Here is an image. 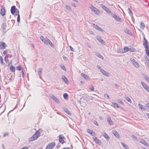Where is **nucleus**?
I'll return each instance as SVG.
<instances>
[{
    "mask_svg": "<svg viewBox=\"0 0 149 149\" xmlns=\"http://www.w3.org/2000/svg\"><path fill=\"white\" fill-rule=\"evenodd\" d=\"M16 15H18L19 14V10H18L17 9L16 10Z\"/></svg>",
    "mask_w": 149,
    "mask_h": 149,
    "instance_id": "obj_55",
    "label": "nucleus"
},
{
    "mask_svg": "<svg viewBox=\"0 0 149 149\" xmlns=\"http://www.w3.org/2000/svg\"><path fill=\"white\" fill-rule=\"evenodd\" d=\"M0 13L2 16H4L5 14V8L3 6H2L1 8Z\"/></svg>",
    "mask_w": 149,
    "mask_h": 149,
    "instance_id": "obj_15",
    "label": "nucleus"
},
{
    "mask_svg": "<svg viewBox=\"0 0 149 149\" xmlns=\"http://www.w3.org/2000/svg\"><path fill=\"white\" fill-rule=\"evenodd\" d=\"M6 26V23H3L2 24L1 26L2 28L4 30Z\"/></svg>",
    "mask_w": 149,
    "mask_h": 149,
    "instance_id": "obj_36",
    "label": "nucleus"
},
{
    "mask_svg": "<svg viewBox=\"0 0 149 149\" xmlns=\"http://www.w3.org/2000/svg\"><path fill=\"white\" fill-rule=\"evenodd\" d=\"M20 21V15L19 14L17 16V22L19 23Z\"/></svg>",
    "mask_w": 149,
    "mask_h": 149,
    "instance_id": "obj_46",
    "label": "nucleus"
},
{
    "mask_svg": "<svg viewBox=\"0 0 149 149\" xmlns=\"http://www.w3.org/2000/svg\"><path fill=\"white\" fill-rule=\"evenodd\" d=\"M140 27L141 29H143L145 27V24L143 22L141 23Z\"/></svg>",
    "mask_w": 149,
    "mask_h": 149,
    "instance_id": "obj_40",
    "label": "nucleus"
},
{
    "mask_svg": "<svg viewBox=\"0 0 149 149\" xmlns=\"http://www.w3.org/2000/svg\"><path fill=\"white\" fill-rule=\"evenodd\" d=\"M125 98L127 101L130 103H132L131 100L130 99V98H129V97H125Z\"/></svg>",
    "mask_w": 149,
    "mask_h": 149,
    "instance_id": "obj_32",
    "label": "nucleus"
},
{
    "mask_svg": "<svg viewBox=\"0 0 149 149\" xmlns=\"http://www.w3.org/2000/svg\"><path fill=\"white\" fill-rule=\"evenodd\" d=\"M93 123H94V124L96 125V126H98V124L97 122V121H94Z\"/></svg>",
    "mask_w": 149,
    "mask_h": 149,
    "instance_id": "obj_54",
    "label": "nucleus"
},
{
    "mask_svg": "<svg viewBox=\"0 0 149 149\" xmlns=\"http://www.w3.org/2000/svg\"><path fill=\"white\" fill-rule=\"evenodd\" d=\"M96 39L102 44L103 45L105 44V41L101 38V37L99 36H97L96 37Z\"/></svg>",
    "mask_w": 149,
    "mask_h": 149,
    "instance_id": "obj_9",
    "label": "nucleus"
},
{
    "mask_svg": "<svg viewBox=\"0 0 149 149\" xmlns=\"http://www.w3.org/2000/svg\"><path fill=\"white\" fill-rule=\"evenodd\" d=\"M50 97L56 103H57L58 104H59V101L58 99L55 97V96H54L53 95H52Z\"/></svg>",
    "mask_w": 149,
    "mask_h": 149,
    "instance_id": "obj_16",
    "label": "nucleus"
},
{
    "mask_svg": "<svg viewBox=\"0 0 149 149\" xmlns=\"http://www.w3.org/2000/svg\"><path fill=\"white\" fill-rule=\"evenodd\" d=\"M146 106L149 109V103H147L146 104Z\"/></svg>",
    "mask_w": 149,
    "mask_h": 149,
    "instance_id": "obj_62",
    "label": "nucleus"
},
{
    "mask_svg": "<svg viewBox=\"0 0 149 149\" xmlns=\"http://www.w3.org/2000/svg\"><path fill=\"white\" fill-rule=\"evenodd\" d=\"M121 144L123 146V147L125 148V149L128 148V146L126 144H125L123 142H121Z\"/></svg>",
    "mask_w": 149,
    "mask_h": 149,
    "instance_id": "obj_34",
    "label": "nucleus"
},
{
    "mask_svg": "<svg viewBox=\"0 0 149 149\" xmlns=\"http://www.w3.org/2000/svg\"><path fill=\"white\" fill-rule=\"evenodd\" d=\"M103 136L107 139V140H108L109 139L108 135L105 132L104 133Z\"/></svg>",
    "mask_w": 149,
    "mask_h": 149,
    "instance_id": "obj_26",
    "label": "nucleus"
},
{
    "mask_svg": "<svg viewBox=\"0 0 149 149\" xmlns=\"http://www.w3.org/2000/svg\"><path fill=\"white\" fill-rule=\"evenodd\" d=\"M107 121L111 125H112L113 124V123L111 120L110 117H108L107 118Z\"/></svg>",
    "mask_w": 149,
    "mask_h": 149,
    "instance_id": "obj_22",
    "label": "nucleus"
},
{
    "mask_svg": "<svg viewBox=\"0 0 149 149\" xmlns=\"http://www.w3.org/2000/svg\"><path fill=\"white\" fill-rule=\"evenodd\" d=\"M60 67L63 70L66 71V68L65 66L63 65H61Z\"/></svg>",
    "mask_w": 149,
    "mask_h": 149,
    "instance_id": "obj_43",
    "label": "nucleus"
},
{
    "mask_svg": "<svg viewBox=\"0 0 149 149\" xmlns=\"http://www.w3.org/2000/svg\"><path fill=\"white\" fill-rule=\"evenodd\" d=\"M125 32V33H127L129 34L130 35L131 33V32L129 30V29H126L124 30Z\"/></svg>",
    "mask_w": 149,
    "mask_h": 149,
    "instance_id": "obj_30",
    "label": "nucleus"
},
{
    "mask_svg": "<svg viewBox=\"0 0 149 149\" xmlns=\"http://www.w3.org/2000/svg\"><path fill=\"white\" fill-rule=\"evenodd\" d=\"M112 104L113 107L115 108H116V107L118 108L119 107L118 106V104L116 103L112 102Z\"/></svg>",
    "mask_w": 149,
    "mask_h": 149,
    "instance_id": "obj_31",
    "label": "nucleus"
},
{
    "mask_svg": "<svg viewBox=\"0 0 149 149\" xmlns=\"http://www.w3.org/2000/svg\"><path fill=\"white\" fill-rule=\"evenodd\" d=\"M89 8L96 15H98L100 14V11L93 5H91Z\"/></svg>",
    "mask_w": 149,
    "mask_h": 149,
    "instance_id": "obj_3",
    "label": "nucleus"
},
{
    "mask_svg": "<svg viewBox=\"0 0 149 149\" xmlns=\"http://www.w3.org/2000/svg\"><path fill=\"white\" fill-rule=\"evenodd\" d=\"M112 132L114 135L117 138H118L119 137V134L116 130H113L112 131Z\"/></svg>",
    "mask_w": 149,
    "mask_h": 149,
    "instance_id": "obj_17",
    "label": "nucleus"
},
{
    "mask_svg": "<svg viewBox=\"0 0 149 149\" xmlns=\"http://www.w3.org/2000/svg\"><path fill=\"white\" fill-rule=\"evenodd\" d=\"M89 89L91 91H93L94 90V88L93 85H92L89 88Z\"/></svg>",
    "mask_w": 149,
    "mask_h": 149,
    "instance_id": "obj_51",
    "label": "nucleus"
},
{
    "mask_svg": "<svg viewBox=\"0 0 149 149\" xmlns=\"http://www.w3.org/2000/svg\"><path fill=\"white\" fill-rule=\"evenodd\" d=\"M129 51L130 52H135L136 51V49L133 48H129Z\"/></svg>",
    "mask_w": 149,
    "mask_h": 149,
    "instance_id": "obj_41",
    "label": "nucleus"
},
{
    "mask_svg": "<svg viewBox=\"0 0 149 149\" xmlns=\"http://www.w3.org/2000/svg\"><path fill=\"white\" fill-rule=\"evenodd\" d=\"M143 77L147 81L149 82V78L146 75L144 74Z\"/></svg>",
    "mask_w": 149,
    "mask_h": 149,
    "instance_id": "obj_27",
    "label": "nucleus"
},
{
    "mask_svg": "<svg viewBox=\"0 0 149 149\" xmlns=\"http://www.w3.org/2000/svg\"><path fill=\"white\" fill-rule=\"evenodd\" d=\"M87 132L91 134L92 136H94L95 135V133L93 132V131L89 130V129H88L87 130Z\"/></svg>",
    "mask_w": 149,
    "mask_h": 149,
    "instance_id": "obj_25",
    "label": "nucleus"
},
{
    "mask_svg": "<svg viewBox=\"0 0 149 149\" xmlns=\"http://www.w3.org/2000/svg\"><path fill=\"white\" fill-rule=\"evenodd\" d=\"M129 48L127 47H125L122 50H118V52L120 53H124L126 52L129 51Z\"/></svg>",
    "mask_w": 149,
    "mask_h": 149,
    "instance_id": "obj_10",
    "label": "nucleus"
},
{
    "mask_svg": "<svg viewBox=\"0 0 149 149\" xmlns=\"http://www.w3.org/2000/svg\"><path fill=\"white\" fill-rule=\"evenodd\" d=\"M40 39L45 45H49L51 47L53 48L54 47V44L52 43L51 41L47 38H45L43 36H41L40 37Z\"/></svg>",
    "mask_w": 149,
    "mask_h": 149,
    "instance_id": "obj_1",
    "label": "nucleus"
},
{
    "mask_svg": "<svg viewBox=\"0 0 149 149\" xmlns=\"http://www.w3.org/2000/svg\"><path fill=\"white\" fill-rule=\"evenodd\" d=\"M63 149H70V148L69 147H65Z\"/></svg>",
    "mask_w": 149,
    "mask_h": 149,
    "instance_id": "obj_63",
    "label": "nucleus"
},
{
    "mask_svg": "<svg viewBox=\"0 0 149 149\" xmlns=\"http://www.w3.org/2000/svg\"><path fill=\"white\" fill-rule=\"evenodd\" d=\"M60 146V145L59 143H58L56 145V148H59Z\"/></svg>",
    "mask_w": 149,
    "mask_h": 149,
    "instance_id": "obj_59",
    "label": "nucleus"
},
{
    "mask_svg": "<svg viewBox=\"0 0 149 149\" xmlns=\"http://www.w3.org/2000/svg\"><path fill=\"white\" fill-rule=\"evenodd\" d=\"M59 141L62 144L64 142V140L63 139H64V136L62 135H60L59 136Z\"/></svg>",
    "mask_w": 149,
    "mask_h": 149,
    "instance_id": "obj_14",
    "label": "nucleus"
},
{
    "mask_svg": "<svg viewBox=\"0 0 149 149\" xmlns=\"http://www.w3.org/2000/svg\"><path fill=\"white\" fill-rule=\"evenodd\" d=\"M93 140L96 143H99L100 142L99 139L96 137L94 138H93Z\"/></svg>",
    "mask_w": 149,
    "mask_h": 149,
    "instance_id": "obj_33",
    "label": "nucleus"
},
{
    "mask_svg": "<svg viewBox=\"0 0 149 149\" xmlns=\"http://www.w3.org/2000/svg\"><path fill=\"white\" fill-rule=\"evenodd\" d=\"M111 14L112 15V17H114L117 21L120 22H122V20L116 14H112V13H111Z\"/></svg>",
    "mask_w": 149,
    "mask_h": 149,
    "instance_id": "obj_7",
    "label": "nucleus"
},
{
    "mask_svg": "<svg viewBox=\"0 0 149 149\" xmlns=\"http://www.w3.org/2000/svg\"><path fill=\"white\" fill-rule=\"evenodd\" d=\"M23 69V68H21V65H20L16 67V70H17L20 71L21 70V69Z\"/></svg>",
    "mask_w": 149,
    "mask_h": 149,
    "instance_id": "obj_38",
    "label": "nucleus"
},
{
    "mask_svg": "<svg viewBox=\"0 0 149 149\" xmlns=\"http://www.w3.org/2000/svg\"><path fill=\"white\" fill-rule=\"evenodd\" d=\"M10 70L13 72H15V68L13 65H11L10 68Z\"/></svg>",
    "mask_w": 149,
    "mask_h": 149,
    "instance_id": "obj_29",
    "label": "nucleus"
},
{
    "mask_svg": "<svg viewBox=\"0 0 149 149\" xmlns=\"http://www.w3.org/2000/svg\"><path fill=\"white\" fill-rule=\"evenodd\" d=\"M128 12L129 13H130L132 15V11H131V8H128Z\"/></svg>",
    "mask_w": 149,
    "mask_h": 149,
    "instance_id": "obj_48",
    "label": "nucleus"
},
{
    "mask_svg": "<svg viewBox=\"0 0 149 149\" xmlns=\"http://www.w3.org/2000/svg\"><path fill=\"white\" fill-rule=\"evenodd\" d=\"M42 71V69L41 68H39L38 69V74L40 77V79L42 78L41 74Z\"/></svg>",
    "mask_w": 149,
    "mask_h": 149,
    "instance_id": "obj_19",
    "label": "nucleus"
},
{
    "mask_svg": "<svg viewBox=\"0 0 149 149\" xmlns=\"http://www.w3.org/2000/svg\"><path fill=\"white\" fill-rule=\"evenodd\" d=\"M130 60L136 68H138L139 67V63L134 58H131Z\"/></svg>",
    "mask_w": 149,
    "mask_h": 149,
    "instance_id": "obj_5",
    "label": "nucleus"
},
{
    "mask_svg": "<svg viewBox=\"0 0 149 149\" xmlns=\"http://www.w3.org/2000/svg\"><path fill=\"white\" fill-rule=\"evenodd\" d=\"M8 135V132H6V133H5L3 135V137H5V136H7Z\"/></svg>",
    "mask_w": 149,
    "mask_h": 149,
    "instance_id": "obj_53",
    "label": "nucleus"
},
{
    "mask_svg": "<svg viewBox=\"0 0 149 149\" xmlns=\"http://www.w3.org/2000/svg\"><path fill=\"white\" fill-rule=\"evenodd\" d=\"M140 142L145 146H147L148 145L147 142L143 139H141Z\"/></svg>",
    "mask_w": 149,
    "mask_h": 149,
    "instance_id": "obj_24",
    "label": "nucleus"
},
{
    "mask_svg": "<svg viewBox=\"0 0 149 149\" xmlns=\"http://www.w3.org/2000/svg\"><path fill=\"white\" fill-rule=\"evenodd\" d=\"M141 84L143 87L147 91L149 92V88L143 82L141 81Z\"/></svg>",
    "mask_w": 149,
    "mask_h": 149,
    "instance_id": "obj_13",
    "label": "nucleus"
},
{
    "mask_svg": "<svg viewBox=\"0 0 149 149\" xmlns=\"http://www.w3.org/2000/svg\"><path fill=\"white\" fill-rule=\"evenodd\" d=\"M101 72L104 75L106 76H107V77L109 76V74L106 71L104 70L103 69L101 70Z\"/></svg>",
    "mask_w": 149,
    "mask_h": 149,
    "instance_id": "obj_21",
    "label": "nucleus"
},
{
    "mask_svg": "<svg viewBox=\"0 0 149 149\" xmlns=\"http://www.w3.org/2000/svg\"><path fill=\"white\" fill-rule=\"evenodd\" d=\"M143 45L145 48V50L149 49V44L147 40L145 37L143 38Z\"/></svg>",
    "mask_w": 149,
    "mask_h": 149,
    "instance_id": "obj_4",
    "label": "nucleus"
},
{
    "mask_svg": "<svg viewBox=\"0 0 149 149\" xmlns=\"http://www.w3.org/2000/svg\"><path fill=\"white\" fill-rule=\"evenodd\" d=\"M8 52V51L7 50H5L3 52V54L4 55L6 54Z\"/></svg>",
    "mask_w": 149,
    "mask_h": 149,
    "instance_id": "obj_56",
    "label": "nucleus"
},
{
    "mask_svg": "<svg viewBox=\"0 0 149 149\" xmlns=\"http://www.w3.org/2000/svg\"><path fill=\"white\" fill-rule=\"evenodd\" d=\"M0 61L1 63V64H3V59L2 57L1 56H0Z\"/></svg>",
    "mask_w": 149,
    "mask_h": 149,
    "instance_id": "obj_49",
    "label": "nucleus"
},
{
    "mask_svg": "<svg viewBox=\"0 0 149 149\" xmlns=\"http://www.w3.org/2000/svg\"><path fill=\"white\" fill-rule=\"evenodd\" d=\"M40 134V133L37 131L33 136L29 139V141H31L36 139L39 136Z\"/></svg>",
    "mask_w": 149,
    "mask_h": 149,
    "instance_id": "obj_2",
    "label": "nucleus"
},
{
    "mask_svg": "<svg viewBox=\"0 0 149 149\" xmlns=\"http://www.w3.org/2000/svg\"><path fill=\"white\" fill-rule=\"evenodd\" d=\"M7 46L6 45L4 42H0V49H4L7 47Z\"/></svg>",
    "mask_w": 149,
    "mask_h": 149,
    "instance_id": "obj_11",
    "label": "nucleus"
},
{
    "mask_svg": "<svg viewBox=\"0 0 149 149\" xmlns=\"http://www.w3.org/2000/svg\"><path fill=\"white\" fill-rule=\"evenodd\" d=\"M96 55L99 58H100L102 59H104V57L102 56L100 54L98 53L96 54Z\"/></svg>",
    "mask_w": 149,
    "mask_h": 149,
    "instance_id": "obj_37",
    "label": "nucleus"
},
{
    "mask_svg": "<svg viewBox=\"0 0 149 149\" xmlns=\"http://www.w3.org/2000/svg\"><path fill=\"white\" fill-rule=\"evenodd\" d=\"M63 59L65 60V61H67L68 60V58L65 56L63 55Z\"/></svg>",
    "mask_w": 149,
    "mask_h": 149,
    "instance_id": "obj_47",
    "label": "nucleus"
},
{
    "mask_svg": "<svg viewBox=\"0 0 149 149\" xmlns=\"http://www.w3.org/2000/svg\"><path fill=\"white\" fill-rule=\"evenodd\" d=\"M93 27L97 29L99 31H100L101 32H104V31L100 27H99L97 25L95 24H93Z\"/></svg>",
    "mask_w": 149,
    "mask_h": 149,
    "instance_id": "obj_12",
    "label": "nucleus"
},
{
    "mask_svg": "<svg viewBox=\"0 0 149 149\" xmlns=\"http://www.w3.org/2000/svg\"><path fill=\"white\" fill-rule=\"evenodd\" d=\"M118 103H120V104H122L124 105V103L123 102H122V101H121L120 100H118Z\"/></svg>",
    "mask_w": 149,
    "mask_h": 149,
    "instance_id": "obj_52",
    "label": "nucleus"
},
{
    "mask_svg": "<svg viewBox=\"0 0 149 149\" xmlns=\"http://www.w3.org/2000/svg\"><path fill=\"white\" fill-rule=\"evenodd\" d=\"M139 107L141 109H143V105L141 104H138Z\"/></svg>",
    "mask_w": 149,
    "mask_h": 149,
    "instance_id": "obj_50",
    "label": "nucleus"
},
{
    "mask_svg": "<svg viewBox=\"0 0 149 149\" xmlns=\"http://www.w3.org/2000/svg\"><path fill=\"white\" fill-rule=\"evenodd\" d=\"M65 7L66 9L69 11H70L72 10L70 6L68 5H66Z\"/></svg>",
    "mask_w": 149,
    "mask_h": 149,
    "instance_id": "obj_35",
    "label": "nucleus"
},
{
    "mask_svg": "<svg viewBox=\"0 0 149 149\" xmlns=\"http://www.w3.org/2000/svg\"><path fill=\"white\" fill-rule=\"evenodd\" d=\"M146 115L148 116V118H149V113H147L146 114Z\"/></svg>",
    "mask_w": 149,
    "mask_h": 149,
    "instance_id": "obj_64",
    "label": "nucleus"
},
{
    "mask_svg": "<svg viewBox=\"0 0 149 149\" xmlns=\"http://www.w3.org/2000/svg\"><path fill=\"white\" fill-rule=\"evenodd\" d=\"M63 97L65 99H67L68 98V95L67 93H64L63 94Z\"/></svg>",
    "mask_w": 149,
    "mask_h": 149,
    "instance_id": "obj_39",
    "label": "nucleus"
},
{
    "mask_svg": "<svg viewBox=\"0 0 149 149\" xmlns=\"http://www.w3.org/2000/svg\"><path fill=\"white\" fill-rule=\"evenodd\" d=\"M64 111L68 114L69 115H70L71 114V113H70V111L67 108L64 109Z\"/></svg>",
    "mask_w": 149,
    "mask_h": 149,
    "instance_id": "obj_28",
    "label": "nucleus"
},
{
    "mask_svg": "<svg viewBox=\"0 0 149 149\" xmlns=\"http://www.w3.org/2000/svg\"><path fill=\"white\" fill-rule=\"evenodd\" d=\"M4 59L6 63L8 62V57L7 56L5 57Z\"/></svg>",
    "mask_w": 149,
    "mask_h": 149,
    "instance_id": "obj_45",
    "label": "nucleus"
},
{
    "mask_svg": "<svg viewBox=\"0 0 149 149\" xmlns=\"http://www.w3.org/2000/svg\"><path fill=\"white\" fill-rule=\"evenodd\" d=\"M132 137L134 140L136 141H137V139L136 137L133 134L132 135Z\"/></svg>",
    "mask_w": 149,
    "mask_h": 149,
    "instance_id": "obj_42",
    "label": "nucleus"
},
{
    "mask_svg": "<svg viewBox=\"0 0 149 149\" xmlns=\"http://www.w3.org/2000/svg\"><path fill=\"white\" fill-rule=\"evenodd\" d=\"M101 6L102 8L106 11L107 13L108 14H111V11L107 7L105 6L103 4H102L101 5Z\"/></svg>",
    "mask_w": 149,
    "mask_h": 149,
    "instance_id": "obj_8",
    "label": "nucleus"
},
{
    "mask_svg": "<svg viewBox=\"0 0 149 149\" xmlns=\"http://www.w3.org/2000/svg\"><path fill=\"white\" fill-rule=\"evenodd\" d=\"M62 79L64 81L66 84H68V81L67 79V78L65 76H62Z\"/></svg>",
    "mask_w": 149,
    "mask_h": 149,
    "instance_id": "obj_23",
    "label": "nucleus"
},
{
    "mask_svg": "<svg viewBox=\"0 0 149 149\" xmlns=\"http://www.w3.org/2000/svg\"><path fill=\"white\" fill-rule=\"evenodd\" d=\"M146 55L149 57V49L145 50Z\"/></svg>",
    "mask_w": 149,
    "mask_h": 149,
    "instance_id": "obj_44",
    "label": "nucleus"
},
{
    "mask_svg": "<svg viewBox=\"0 0 149 149\" xmlns=\"http://www.w3.org/2000/svg\"><path fill=\"white\" fill-rule=\"evenodd\" d=\"M81 75L86 80H89V77L88 76L84 73H82L81 74Z\"/></svg>",
    "mask_w": 149,
    "mask_h": 149,
    "instance_id": "obj_20",
    "label": "nucleus"
},
{
    "mask_svg": "<svg viewBox=\"0 0 149 149\" xmlns=\"http://www.w3.org/2000/svg\"><path fill=\"white\" fill-rule=\"evenodd\" d=\"M70 50L71 51H73V48L71 46H70Z\"/></svg>",
    "mask_w": 149,
    "mask_h": 149,
    "instance_id": "obj_60",
    "label": "nucleus"
},
{
    "mask_svg": "<svg viewBox=\"0 0 149 149\" xmlns=\"http://www.w3.org/2000/svg\"><path fill=\"white\" fill-rule=\"evenodd\" d=\"M55 144L54 142L49 143L45 149H52L55 146Z\"/></svg>",
    "mask_w": 149,
    "mask_h": 149,
    "instance_id": "obj_6",
    "label": "nucleus"
},
{
    "mask_svg": "<svg viewBox=\"0 0 149 149\" xmlns=\"http://www.w3.org/2000/svg\"><path fill=\"white\" fill-rule=\"evenodd\" d=\"M97 67L98 68V69L100 70V72L101 71V70L103 69L99 65H97Z\"/></svg>",
    "mask_w": 149,
    "mask_h": 149,
    "instance_id": "obj_57",
    "label": "nucleus"
},
{
    "mask_svg": "<svg viewBox=\"0 0 149 149\" xmlns=\"http://www.w3.org/2000/svg\"><path fill=\"white\" fill-rule=\"evenodd\" d=\"M71 5L73 7H76V4L74 3H72Z\"/></svg>",
    "mask_w": 149,
    "mask_h": 149,
    "instance_id": "obj_58",
    "label": "nucleus"
},
{
    "mask_svg": "<svg viewBox=\"0 0 149 149\" xmlns=\"http://www.w3.org/2000/svg\"><path fill=\"white\" fill-rule=\"evenodd\" d=\"M17 8L15 6H12L11 9V12L12 14H14Z\"/></svg>",
    "mask_w": 149,
    "mask_h": 149,
    "instance_id": "obj_18",
    "label": "nucleus"
},
{
    "mask_svg": "<svg viewBox=\"0 0 149 149\" xmlns=\"http://www.w3.org/2000/svg\"><path fill=\"white\" fill-rule=\"evenodd\" d=\"M87 47L89 48H91V45L88 44L87 45Z\"/></svg>",
    "mask_w": 149,
    "mask_h": 149,
    "instance_id": "obj_61",
    "label": "nucleus"
}]
</instances>
